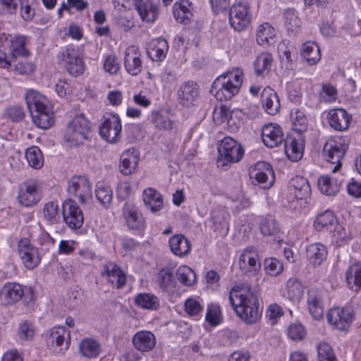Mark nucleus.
<instances>
[{
	"label": "nucleus",
	"mask_w": 361,
	"mask_h": 361,
	"mask_svg": "<svg viewBox=\"0 0 361 361\" xmlns=\"http://www.w3.org/2000/svg\"><path fill=\"white\" fill-rule=\"evenodd\" d=\"M238 288L239 289L233 288L230 292L228 300L231 305L246 324L256 323L262 312V307L257 296L249 285Z\"/></svg>",
	"instance_id": "1"
},
{
	"label": "nucleus",
	"mask_w": 361,
	"mask_h": 361,
	"mask_svg": "<svg viewBox=\"0 0 361 361\" xmlns=\"http://www.w3.org/2000/svg\"><path fill=\"white\" fill-rule=\"evenodd\" d=\"M242 82V70L233 68L219 76L213 82L210 92L217 100H229L238 93Z\"/></svg>",
	"instance_id": "2"
},
{
	"label": "nucleus",
	"mask_w": 361,
	"mask_h": 361,
	"mask_svg": "<svg viewBox=\"0 0 361 361\" xmlns=\"http://www.w3.org/2000/svg\"><path fill=\"white\" fill-rule=\"evenodd\" d=\"M42 197V185L38 180L28 178L19 185L17 198L21 205L31 207L39 202Z\"/></svg>",
	"instance_id": "3"
},
{
	"label": "nucleus",
	"mask_w": 361,
	"mask_h": 361,
	"mask_svg": "<svg viewBox=\"0 0 361 361\" xmlns=\"http://www.w3.org/2000/svg\"><path fill=\"white\" fill-rule=\"evenodd\" d=\"M90 133V122L83 115H80L70 122L66 131L65 138L73 145H80L87 139Z\"/></svg>",
	"instance_id": "4"
},
{
	"label": "nucleus",
	"mask_w": 361,
	"mask_h": 361,
	"mask_svg": "<svg viewBox=\"0 0 361 361\" xmlns=\"http://www.w3.org/2000/svg\"><path fill=\"white\" fill-rule=\"evenodd\" d=\"M252 14L247 2L235 3L229 11L231 26L236 31H243L248 27L251 23Z\"/></svg>",
	"instance_id": "5"
},
{
	"label": "nucleus",
	"mask_w": 361,
	"mask_h": 361,
	"mask_svg": "<svg viewBox=\"0 0 361 361\" xmlns=\"http://www.w3.org/2000/svg\"><path fill=\"white\" fill-rule=\"evenodd\" d=\"M348 148V141L339 137L329 140L324 147L323 155L330 163L336 164L332 169L334 173L341 167V159L344 157Z\"/></svg>",
	"instance_id": "6"
},
{
	"label": "nucleus",
	"mask_w": 361,
	"mask_h": 361,
	"mask_svg": "<svg viewBox=\"0 0 361 361\" xmlns=\"http://www.w3.org/2000/svg\"><path fill=\"white\" fill-rule=\"evenodd\" d=\"M238 265L244 276L249 278L257 276L261 271L257 251L252 246L245 247L239 257Z\"/></svg>",
	"instance_id": "7"
},
{
	"label": "nucleus",
	"mask_w": 361,
	"mask_h": 361,
	"mask_svg": "<svg viewBox=\"0 0 361 361\" xmlns=\"http://www.w3.org/2000/svg\"><path fill=\"white\" fill-rule=\"evenodd\" d=\"M218 151L219 154L218 162L223 161L226 163L238 162L244 154L242 145L231 137H226L221 141Z\"/></svg>",
	"instance_id": "8"
},
{
	"label": "nucleus",
	"mask_w": 361,
	"mask_h": 361,
	"mask_svg": "<svg viewBox=\"0 0 361 361\" xmlns=\"http://www.w3.org/2000/svg\"><path fill=\"white\" fill-rule=\"evenodd\" d=\"M121 130V122L118 115L111 114L109 117H103L99 126V134L103 139L110 143H116L119 140Z\"/></svg>",
	"instance_id": "9"
},
{
	"label": "nucleus",
	"mask_w": 361,
	"mask_h": 361,
	"mask_svg": "<svg viewBox=\"0 0 361 361\" xmlns=\"http://www.w3.org/2000/svg\"><path fill=\"white\" fill-rule=\"evenodd\" d=\"M68 192L77 197L81 204H85L92 197V188L85 176H74L68 181Z\"/></svg>",
	"instance_id": "10"
},
{
	"label": "nucleus",
	"mask_w": 361,
	"mask_h": 361,
	"mask_svg": "<svg viewBox=\"0 0 361 361\" xmlns=\"http://www.w3.org/2000/svg\"><path fill=\"white\" fill-rule=\"evenodd\" d=\"M18 251L23 264L28 269H35L41 262L38 249L32 245L27 238H23L18 241Z\"/></svg>",
	"instance_id": "11"
},
{
	"label": "nucleus",
	"mask_w": 361,
	"mask_h": 361,
	"mask_svg": "<svg viewBox=\"0 0 361 361\" xmlns=\"http://www.w3.org/2000/svg\"><path fill=\"white\" fill-rule=\"evenodd\" d=\"M63 217L66 224L72 230L79 229L84 222L82 212L78 204L71 200L63 204Z\"/></svg>",
	"instance_id": "12"
},
{
	"label": "nucleus",
	"mask_w": 361,
	"mask_h": 361,
	"mask_svg": "<svg viewBox=\"0 0 361 361\" xmlns=\"http://www.w3.org/2000/svg\"><path fill=\"white\" fill-rule=\"evenodd\" d=\"M250 176L258 183L264 184L263 188H269L274 182V173L270 164L259 161L250 170Z\"/></svg>",
	"instance_id": "13"
},
{
	"label": "nucleus",
	"mask_w": 361,
	"mask_h": 361,
	"mask_svg": "<svg viewBox=\"0 0 361 361\" xmlns=\"http://www.w3.org/2000/svg\"><path fill=\"white\" fill-rule=\"evenodd\" d=\"M329 323L338 330L345 331L353 321L352 311L349 308L334 307L327 313Z\"/></svg>",
	"instance_id": "14"
},
{
	"label": "nucleus",
	"mask_w": 361,
	"mask_h": 361,
	"mask_svg": "<svg viewBox=\"0 0 361 361\" xmlns=\"http://www.w3.org/2000/svg\"><path fill=\"white\" fill-rule=\"evenodd\" d=\"M60 57L70 75L76 77L83 73L84 63L76 50L68 47L61 53Z\"/></svg>",
	"instance_id": "15"
},
{
	"label": "nucleus",
	"mask_w": 361,
	"mask_h": 361,
	"mask_svg": "<svg viewBox=\"0 0 361 361\" xmlns=\"http://www.w3.org/2000/svg\"><path fill=\"white\" fill-rule=\"evenodd\" d=\"M307 302L312 317L316 320L322 319L324 312V291L315 288H310L307 291Z\"/></svg>",
	"instance_id": "16"
},
{
	"label": "nucleus",
	"mask_w": 361,
	"mask_h": 361,
	"mask_svg": "<svg viewBox=\"0 0 361 361\" xmlns=\"http://www.w3.org/2000/svg\"><path fill=\"white\" fill-rule=\"evenodd\" d=\"M24 291L18 283H6L0 289V303L7 306L18 302L23 297Z\"/></svg>",
	"instance_id": "17"
},
{
	"label": "nucleus",
	"mask_w": 361,
	"mask_h": 361,
	"mask_svg": "<svg viewBox=\"0 0 361 361\" xmlns=\"http://www.w3.org/2000/svg\"><path fill=\"white\" fill-rule=\"evenodd\" d=\"M262 139L264 144L269 148L282 145L284 138L281 128L276 124L265 125L262 129Z\"/></svg>",
	"instance_id": "18"
},
{
	"label": "nucleus",
	"mask_w": 361,
	"mask_h": 361,
	"mask_svg": "<svg viewBox=\"0 0 361 361\" xmlns=\"http://www.w3.org/2000/svg\"><path fill=\"white\" fill-rule=\"evenodd\" d=\"M282 145L287 157L292 161H297L302 157L305 144L300 134L297 137H288Z\"/></svg>",
	"instance_id": "19"
},
{
	"label": "nucleus",
	"mask_w": 361,
	"mask_h": 361,
	"mask_svg": "<svg viewBox=\"0 0 361 361\" xmlns=\"http://www.w3.org/2000/svg\"><path fill=\"white\" fill-rule=\"evenodd\" d=\"M199 94V87L197 83L188 81L181 85L178 90V99L184 106L189 107L195 105Z\"/></svg>",
	"instance_id": "20"
},
{
	"label": "nucleus",
	"mask_w": 361,
	"mask_h": 361,
	"mask_svg": "<svg viewBox=\"0 0 361 361\" xmlns=\"http://www.w3.org/2000/svg\"><path fill=\"white\" fill-rule=\"evenodd\" d=\"M138 49L129 47L125 52L124 66L126 71L131 75H137L142 69V63L137 53Z\"/></svg>",
	"instance_id": "21"
},
{
	"label": "nucleus",
	"mask_w": 361,
	"mask_h": 361,
	"mask_svg": "<svg viewBox=\"0 0 361 361\" xmlns=\"http://www.w3.org/2000/svg\"><path fill=\"white\" fill-rule=\"evenodd\" d=\"M261 102L267 114L275 115L279 111L281 104L279 96L270 87H265L262 92Z\"/></svg>",
	"instance_id": "22"
},
{
	"label": "nucleus",
	"mask_w": 361,
	"mask_h": 361,
	"mask_svg": "<svg viewBox=\"0 0 361 361\" xmlns=\"http://www.w3.org/2000/svg\"><path fill=\"white\" fill-rule=\"evenodd\" d=\"M123 215L126 222L132 230H139L145 226V220L137 208L130 204H125Z\"/></svg>",
	"instance_id": "23"
},
{
	"label": "nucleus",
	"mask_w": 361,
	"mask_h": 361,
	"mask_svg": "<svg viewBox=\"0 0 361 361\" xmlns=\"http://www.w3.org/2000/svg\"><path fill=\"white\" fill-rule=\"evenodd\" d=\"M351 116L343 109H331L329 113V123L334 129L342 131L348 128Z\"/></svg>",
	"instance_id": "24"
},
{
	"label": "nucleus",
	"mask_w": 361,
	"mask_h": 361,
	"mask_svg": "<svg viewBox=\"0 0 361 361\" xmlns=\"http://www.w3.org/2000/svg\"><path fill=\"white\" fill-rule=\"evenodd\" d=\"M134 347L140 352H149L156 345V338L154 334L149 331L137 332L133 338Z\"/></svg>",
	"instance_id": "25"
},
{
	"label": "nucleus",
	"mask_w": 361,
	"mask_h": 361,
	"mask_svg": "<svg viewBox=\"0 0 361 361\" xmlns=\"http://www.w3.org/2000/svg\"><path fill=\"white\" fill-rule=\"evenodd\" d=\"M169 50L168 42L164 38L152 39L147 49L148 57L154 61H162L166 56Z\"/></svg>",
	"instance_id": "26"
},
{
	"label": "nucleus",
	"mask_w": 361,
	"mask_h": 361,
	"mask_svg": "<svg viewBox=\"0 0 361 361\" xmlns=\"http://www.w3.org/2000/svg\"><path fill=\"white\" fill-rule=\"evenodd\" d=\"M35 126L42 129H48L54 123V113L50 104L30 114Z\"/></svg>",
	"instance_id": "27"
},
{
	"label": "nucleus",
	"mask_w": 361,
	"mask_h": 361,
	"mask_svg": "<svg viewBox=\"0 0 361 361\" xmlns=\"http://www.w3.org/2000/svg\"><path fill=\"white\" fill-rule=\"evenodd\" d=\"M169 243L171 252L176 256L185 257L191 251L190 240L182 234H176L171 237Z\"/></svg>",
	"instance_id": "28"
},
{
	"label": "nucleus",
	"mask_w": 361,
	"mask_h": 361,
	"mask_svg": "<svg viewBox=\"0 0 361 361\" xmlns=\"http://www.w3.org/2000/svg\"><path fill=\"white\" fill-rule=\"evenodd\" d=\"M104 271L111 284L116 288H122L126 282L125 273L119 266L114 263H109L105 266Z\"/></svg>",
	"instance_id": "29"
},
{
	"label": "nucleus",
	"mask_w": 361,
	"mask_h": 361,
	"mask_svg": "<svg viewBox=\"0 0 361 361\" xmlns=\"http://www.w3.org/2000/svg\"><path fill=\"white\" fill-rule=\"evenodd\" d=\"M25 99L30 114L49 105L47 97L33 89L27 91Z\"/></svg>",
	"instance_id": "30"
},
{
	"label": "nucleus",
	"mask_w": 361,
	"mask_h": 361,
	"mask_svg": "<svg viewBox=\"0 0 361 361\" xmlns=\"http://www.w3.org/2000/svg\"><path fill=\"white\" fill-rule=\"evenodd\" d=\"M173 8L174 18L180 23L187 24L193 16L192 3L189 0H180Z\"/></svg>",
	"instance_id": "31"
},
{
	"label": "nucleus",
	"mask_w": 361,
	"mask_h": 361,
	"mask_svg": "<svg viewBox=\"0 0 361 361\" xmlns=\"http://www.w3.org/2000/svg\"><path fill=\"white\" fill-rule=\"evenodd\" d=\"M290 192L298 200H306L311 193L310 186L306 178L296 176L291 180L289 185Z\"/></svg>",
	"instance_id": "32"
},
{
	"label": "nucleus",
	"mask_w": 361,
	"mask_h": 361,
	"mask_svg": "<svg viewBox=\"0 0 361 361\" xmlns=\"http://www.w3.org/2000/svg\"><path fill=\"white\" fill-rule=\"evenodd\" d=\"M142 20L147 23H154L158 17L157 6L150 1H142L134 6Z\"/></svg>",
	"instance_id": "33"
},
{
	"label": "nucleus",
	"mask_w": 361,
	"mask_h": 361,
	"mask_svg": "<svg viewBox=\"0 0 361 361\" xmlns=\"http://www.w3.org/2000/svg\"><path fill=\"white\" fill-rule=\"evenodd\" d=\"M343 179L338 180L329 176H322L318 179V188L326 195H336L340 190Z\"/></svg>",
	"instance_id": "34"
},
{
	"label": "nucleus",
	"mask_w": 361,
	"mask_h": 361,
	"mask_svg": "<svg viewBox=\"0 0 361 361\" xmlns=\"http://www.w3.org/2000/svg\"><path fill=\"white\" fill-rule=\"evenodd\" d=\"M306 255L312 264L319 265L326 258L327 250L321 243H312L307 247Z\"/></svg>",
	"instance_id": "35"
},
{
	"label": "nucleus",
	"mask_w": 361,
	"mask_h": 361,
	"mask_svg": "<svg viewBox=\"0 0 361 361\" xmlns=\"http://www.w3.org/2000/svg\"><path fill=\"white\" fill-rule=\"evenodd\" d=\"M143 201L147 208L153 213L158 212L163 207L161 195L152 188H147L144 190Z\"/></svg>",
	"instance_id": "36"
},
{
	"label": "nucleus",
	"mask_w": 361,
	"mask_h": 361,
	"mask_svg": "<svg viewBox=\"0 0 361 361\" xmlns=\"http://www.w3.org/2000/svg\"><path fill=\"white\" fill-rule=\"evenodd\" d=\"M337 223L334 214L330 210H326L317 216L314 226L317 231H329L331 233Z\"/></svg>",
	"instance_id": "37"
},
{
	"label": "nucleus",
	"mask_w": 361,
	"mask_h": 361,
	"mask_svg": "<svg viewBox=\"0 0 361 361\" xmlns=\"http://www.w3.org/2000/svg\"><path fill=\"white\" fill-rule=\"evenodd\" d=\"M345 280L350 289L355 291L361 289V262L354 263L348 267Z\"/></svg>",
	"instance_id": "38"
},
{
	"label": "nucleus",
	"mask_w": 361,
	"mask_h": 361,
	"mask_svg": "<svg viewBox=\"0 0 361 361\" xmlns=\"http://www.w3.org/2000/svg\"><path fill=\"white\" fill-rule=\"evenodd\" d=\"M10 51L12 59L18 56L27 57L29 51L25 48L26 37L23 35H15L10 39Z\"/></svg>",
	"instance_id": "39"
},
{
	"label": "nucleus",
	"mask_w": 361,
	"mask_h": 361,
	"mask_svg": "<svg viewBox=\"0 0 361 361\" xmlns=\"http://www.w3.org/2000/svg\"><path fill=\"white\" fill-rule=\"evenodd\" d=\"M301 55L310 65L316 64L321 59L320 49L314 42H307L301 49Z\"/></svg>",
	"instance_id": "40"
},
{
	"label": "nucleus",
	"mask_w": 361,
	"mask_h": 361,
	"mask_svg": "<svg viewBox=\"0 0 361 361\" xmlns=\"http://www.w3.org/2000/svg\"><path fill=\"white\" fill-rule=\"evenodd\" d=\"M135 305L142 309L156 310L159 307V298L151 293H140L135 298Z\"/></svg>",
	"instance_id": "41"
},
{
	"label": "nucleus",
	"mask_w": 361,
	"mask_h": 361,
	"mask_svg": "<svg viewBox=\"0 0 361 361\" xmlns=\"http://www.w3.org/2000/svg\"><path fill=\"white\" fill-rule=\"evenodd\" d=\"M281 226L277 220L271 215H267L261 219L259 230L264 235H274L279 233Z\"/></svg>",
	"instance_id": "42"
},
{
	"label": "nucleus",
	"mask_w": 361,
	"mask_h": 361,
	"mask_svg": "<svg viewBox=\"0 0 361 361\" xmlns=\"http://www.w3.org/2000/svg\"><path fill=\"white\" fill-rule=\"evenodd\" d=\"M95 195L97 200L104 208H108L112 201L113 192L111 188L104 183H98L96 185Z\"/></svg>",
	"instance_id": "43"
},
{
	"label": "nucleus",
	"mask_w": 361,
	"mask_h": 361,
	"mask_svg": "<svg viewBox=\"0 0 361 361\" xmlns=\"http://www.w3.org/2000/svg\"><path fill=\"white\" fill-rule=\"evenodd\" d=\"M25 158L29 166L35 169H39L44 164V159L40 149L32 146L26 149Z\"/></svg>",
	"instance_id": "44"
},
{
	"label": "nucleus",
	"mask_w": 361,
	"mask_h": 361,
	"mask_svg": "<svg viewBox=\"0 0 361 361\" xmlns=\"http://www.w3.org/2000/svg\"><path fill=\"white\" fill-rule=\"evenodd\" d=\"M80 351L84 357H95L100 353V345L96 340L85 338L80 344Z\"/></svg>",
	"instance_id": "45"
},
{
	"label": "nucleus",
	"mask_w": 361,
	"mask_h": 361,
	"mask_svg": "<svg viewBox=\"0 0 361 361\" xmlns=\"http://www.w3.org/2000/svg\"><path fill=\"white\" fill-rule=\"evenodd\" d=\"M273 58L271 54L263 53L254 62L255 71L257 75H264L269 72Z\"/></svg>",
	"instance_id": "46"
},
{
	"label": "nucleus",
	"mask_w": 361,
	"mask_h": 361,
	"mask_svg": "<svg viewBox=\"0 0 361 361\" xmlns=\"http://www.w3.org/2000/svg\"><path fill=\"white\" fill-rule=\"evenodd\" d=\"M158 281L160 288L167 292L172 291L176 285L173 274L169 269H163L159 271Z\"/></svg>",
	"instance_id": "47"
},
{
	"label": "nucleus",
	"mask_w": 361,
	"mask_h": 361,
	"mask_svg": "<svg viewBox=\"0 0 361 361\" xmlns=\"http://www.w3.org/2000/svg\"><path fill=\"white\" fill-rule=\"evenodd\" d=\"M275 36L274 28L268 23H264L257 27L256 39L259 44H269Z\"/></svg>",
	"instance_id": "48"
},
{
	"label": "nucleus",
	"mask_w": 361,
	"mask_h": 361,
	"mask_svg": "<svg viewBox=\"0 0 361 361\" xmlns=\"http://www.w3.org/2000/svg\"><path fill=\"white\" fill-rule=\"evenodd\" d=\"M288 298L292 301L300 300L303 295V286L297 278H290L286 283Z\"/></svg>",
	"instance_id": "49"
},
{
	"label": "nucleus",
	"mask_w": 361,
	"mask_h": 361,
	"mask_svg": "<svg viewBox=\"0 0 361 361\" xmlns=\"http://www.w3.org/2000/svg\"><path fill=\"white\" fill-rule=\"evenodd\" d=\"M290 121L294 130L302 133L307 128V118L303 111L299 109H293L290 111Z\"/></svg>",
	"instance_id": "50"
},
{
	"label": "nucleus",
	"mask_w": 361,
	"mask_h": 361,
	"mask_svg": "<svg viewBox=\"0 0 361 361\" xmlns=\"http://www.w3.org/2000/svg\"><path fill=\"white\" fill-rule=\"evenodd\" d=\"M176 276L181 283L188 286L192 285L196 279L194 271L186 265L180 266L177 269Z\"/></svg>",
	"instance_id": "51"
},
{
	"label": "nucleus",
	"mask_w": 361,
	"mask_h": 361,
	"mask_svg": "<svg viewBox=\"0 0 361 361\" xmlns=\"http://www.w3.org/2000/svg\"><path fill=\"white\" fill-rule=\"evenodd\" d=\"M69 336V333L63 327H54L52 328L47 336L48 342L56 346L62 347L65 341V337ZM63 348H61V350Z\"/></svg>",
	"instance_id": "52"
},
{
	"label": "nucleus",
	"mask_w": 361,
	"mask_h": 361,
	"mask_svg": "<svg viewBox=\"0 0 361 361\" xmlns=\"http://www.w3.org/2000/svg\"><path fill=\"white\" fill-rule=\"evenodd\" d=\"M59 204L54 202H47L43 208V214L49 224H56L59 219Z\"/></svg>",
	"instance_id": "53"
},
{
	"label": "nucleus",
	"mask_w": 361,
	"mask_h": 361,
	"mask_svg": "<svg viewBox=\"0 0 361 361\" xmlns=\"http://www.w3.org/2000/svg\"><path fill=\"white\" fill-rule=\"evenodd\" d=\"M4 115L6 119H9L12 122L18 123L24 119L25 113L23 106L13 105L6 108Z\"/></svg>",
	"instance_id": "54"
},
{
	"label": "nucleus",
	"mask_w": 361,
	"mask_h": 361,
	"mask_svg": "<svg viewBox=\"0 0 361 361\" xmlns=\"http://www.w3.org/2000/svg\"><path fill=\"white\" fill-rule=\"evenodd\" d=\"M319 361H338L332 347L327 343H320L317 346Z\"/></svg>",
	"instance_id": "55"
},
{
	"label": "nucleus",
	"mask_w": 361,
	"mask_h": 361,
	"mask_svg": "<svg viewBox=\"0 0 361 361\" xmlns=\"http://www.w3.org/2000/svg\"><path fill=\"white\" fill-rule=\"evenodd\" d=\"M264 269L267 274L276 276L283 271V264L276 258H267L264 262Z\"/></svg>",
	"instance_id": "56"
},
{
	"label": "nucleus",
	"mask_w": 361,
	"mask_h": 361,
	"mask_svg": "<svg viewBox=\"0 0 361 361\" xmlns=\"http://www.w3.org/2000/svg\"><path fill=\"white\" fill-rule=\"evenodd\" d=\"M284 23L288 30L293 31L300 26V19L296 16V12L293 8H287L284 11Z\"/></svg>",
	"instance_id": "57"
},
{
	"label": "nucleus",
	"mask_w": 361,
	"mask_h": 361,
	"mask_svg": "<svg viewBox=\"0 0 361 361\" xmlns=\"http://www.w3.org/2000/svg\"><path fill=\"white\" fill-rule=\"evenodd\" d=\"M152 122L159 130H170L172 128V122L169 116L158 112L152 113Z\"/></svg>",
	"instance_id": "58"
},
{
	"label": "nucleus",
	"mask_w": 361,
	"mask_h": 361,
	"mask_svg": "<svg viewBox=\"0 0 361 361\" xmlns=\"http://www.w3.org/2000/svg\"><path fill=\"white\" fill-rule=\"evenodd\" d=\"M185 310L191 317H197L203 311V306L195 298H188L185 302Z\"/></svg>",
	"instance_id": "59"
},
{
	"label": "nucleus",
	"mask_w": 361,
	"mask_h": 361,
	"mask_svg": "<svg viewBox=\"0 0 361 361\" xmlns=\"http://www.w3.org/2000/svg\"><path fill=\"white\" fill-rule=\"evenodd\" d=\"M34 334V326L31 323L24 322L20 324L18 328V336L21 340H31L33 338Z\"/></svg>",
	"instance_id": "60"
},
{
	"label": "nucleus",
	"mask_w": 361,
	"mask_h": 361,
	"mask_svg": "<svg viewBox=\"0 0 361 361\" xmlns=\"http://www.w3.org/2000/svg\"><path fill=\"white\" fill-rule=\"evenodd\" d=\"M104 68L106 72L111 75L116 74L120 69V64L118 58L114 55L108 56L105 59Z\"/></svg>",
	"instance_id": "61"
},
{
	"label": "nucleus",
	"mask_w": 361,
	"mask_h": 361,
	"mask_svg": "<svg viewBox=\"0 0 361 361\" xmlns=\"http://www.w3.org/2000/svg\"><path fill=\"white\" fill-rule=\"evenodd\" d=\"M320 97L325 102H331L336 99L337 91L334 86L330 84H324L319 93Z\"/></svg>",
	"instance_id": "62"
},
{
	"label": "nucleus",
	"mask_w": 361,
	"mask_h": 361,
	"mask_svg": "<svg viewBox=\"0 0 361 361\" xmlns=\"http://www.w3.org/2000/svg\"><path fill=\"white\" fill-rule=\"evenodd\" d=\"M288 335L293 341L302 340L305 335V328L300 324H291L288 328Z\"/></svg>",
	"instance_id": "63"
},
{
	"label": "nucleus",
	"mask_w": 361,
	"mask_h": 361,
	"mask_svg": "<svg viewBox=\"0 0 361 361\" xmlns=\"http://www.w3.org/2000/svg\"><path fill=\"white\" fill-rule=\"evenodd\" d=\"M347 190L350 195L360 197H361V183L352 178L347 185Z\"/></svg>",
	"instance_id": "64"
}]
</instances>
